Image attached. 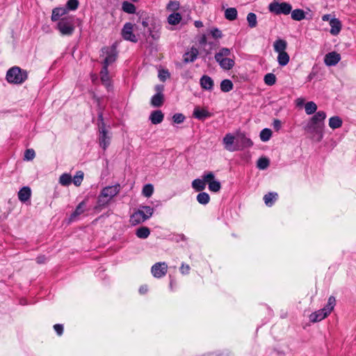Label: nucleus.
Instances as JSON below:
<instances>
[{
    "instance_id": "nucleus-59",
    "label": "nucleus",
    "mask_w": 356,
    "mask_h": 356,
    "mask_svg": "<svg viewBox=\"0 0 356 356\" xmlns=\"http://www.w3.org/2000/svg\"><path fill=\"white\" fill-rule=\"evenodd\" d=\"M155 90L157 91V92H161L162 93V91L163 90V86L158 85V86H156L155 87Z\"/></svg>"
},
{
    "instance_id": "nucleus-39",
    "label": "nucleus",
    "mask_w": 356,
    "mask_h": 356,
    "mask_svg": "<svg viewBox=\"0 0 356 356\" xmlns=\"http://www.w3.org/2000/svg\"><path fill=\"white\" fill-rule=\"evenodd\" d=\"M248 26L250 28H254L257 24V15L253 13H250L247 16Z\"/></svg>"
},
{
    "instance_id": "nucleus-19",
    "label": "nucleus",
    "mask_w": 356,
    "mask_h": 356,
    "mask_svg": "<svg viewBox=\"0 0 356 356\" xmlns=\"http://www.w3.org/2000/svg\"><path fill=\"white\" fill-rule=\"evenodd\" d=\"M161 25L160 23L154 22L149 28V35L153 40H158L161 35Z\"/></svg>"
},
{
    "instance_id": "nucleus-10",
    "label": "nucleus",
    "mask_w": 356,
    "mask_h": 356,
    "mask_svg": "<svg viewBox=\"0 0 356 356\" xmlns=\"http://www.w3.org/2000/svg\"><path fill=\"white\" fill-rule=\"evenodd\" d=\"M99 118L102 121L101 124H99V143L100 147L105 150L110 145L111 136L105 127V124L104 122H103V118L102 114L99 115Z\"/></svg>"
},
{
    "instance_id": "nucleus-52",
    "label": "nucleus",
    "mask_w": 356,
    "mask_h": 356,
    "mask_svg": "<svg viewBox=\"0 0 356 356\" xmlns=\"http://www.w3.org/2000/svg\"><path fill=\"white\" fill-rule=\"evenodd\" d=\"M185 117L181 113L175 114L172 117L174 122L179 124L184 122Z\"/></svg>"
},
{
    "instance_id": "nucleus-36",
    "label": "nucleus",
    "mask_w": 356,
    "mask_h": 356,
    "mask_svg": "<svg viewBox=\"0 0 356 356\" xmlns=\"http://www.w3.org/2000/svg\"><path fill=\"white\" fill-rule=\"evenodd\" d=\"M197 200L201 204H207L210 201V196L207 193L202 192L197 195Z\"/></svg>"
},
{
    "instance_id": "nucleus-17",
    "label": "nucleus",
    "mask_w": 356,
    "mask_h": 356,
    "mask_svg": "<svg viewBox=\"0 0 356 356\" xmlns=\"http://www.w3.org/2000/svg\"><path fill=\"white\" fill-rule=\"evenodd\" d=\"M340 59V55L335 51H332L325 55L324 62L327 66H333L337 65L339 62Z\"/></svg>"
},
{
    "instance_id": "nucleus-55",
    "label": "nucleus",
    "mask_w": 356,
    "mask_h": 356,
    "mask_svg": "<svg viewBox=\"0 0 356 356\" xmlns=\"http://www.w3.org/2000/svg\"><path fill=\"white\" fill-rule=\"evenodd\" d=\"M273 127L276 131H279L281 128V122L279 120H274L273 121Z\"/></svg>"
},
{
    "instance_id": "nucleus-44",
    "label": "nucleus",
    "mask_w": 356,
    "mask_h": 356,
    "mask_svg": "<svg viewBox=\"0 0 356 356\" xmlns=\"http://www.w3.org/2000/svg\"><path fill=\"white\" fill-rule=\"evenodd\" d=\"M269 165V160L267 158H260L257 161V168L260 170H265Z\"/></svg>"
},
{
    "instance_id": "nucleus-48",
    "label": "nucleus",
    "mask_w": 356,
    "mask_h": 356,
    "mask_svg": "<svg viewBox=\"0 0 356 356\" xmlns=\"http://www.w3.org/2000/svg\"><path fill=\"white\" fill-rule=\"evenodd\" d=\"M79 1L78 0H68L67 3V10H74L78 8Z\"/></svg>"
},
{
    "instance_id": "nucleus-23",
    "label": "nucleus",
    "mask_w": 356,
    "mask_h": 356,
    "mask_svg": "<svg viewBox=\"0 0 356 356\" xmlns=\"http://www.w3.org/2000/svg\"><path fill=\"white\" fill-rule=\"evenodd\" d=\"M100 77L102 83L106 87L108 88L111 86V78L108 74V67L106 66H103L101 72H100Z\"/></svg>"
},
{
    "instance_id": "nucleus-22",
    "label": "nucleus",
    "mask_w": 356,
    "mask_h": 356,
    "mask_svg": "<svg viewBox=\"0 0 356 356\" xmlns=\"http://www.w3.org/2000/svg\"><path fill=\"white\" fill-rule=\"evenodd\" d=\"M330 25L331 26L330 33L333 35L339 34L341 29V24L337 18H333L330 20Z\"/></svg>"
},
{
    "instance_id": "nucleus-60",
    "label": "nucleus",
    "mask_w": 356,
    "mask_h": 356,
    "mask_svg": "<svg viewBox=\"0 0 356 356\" xmlns=\"http://www.w3.org/2000/svg\"><path fill=\"white\" fill-rule=\"evenodd\" d=\"M195 26L197 28H200V27L203 26V23L201 21H195Z\"/></svg>"
},
{
    "instance_id": "nucleus-15",
    "label": "nucleus",
    "mask_w": 356,
    "mask_h": 356,
    "mask_svg": "<svg viewBox=\"0 0 356 356\" xmlns=\"http://www.w3.org/2000/svg\"><path fill=\"white\" fill-rule=\"evenodd\" d=\"M193 115L195 118L200 120H204L207 118L211 117L212 114L206 108L196 106L194 108Z\"/></svg>"
},
{
    "instance_id": "nucleus-45",
    "label": "nucleus",
    "mask_w": 356,
    "mask_h": 356,
    "mask_svg": "<svg viewBox=\"0 0 356 356\" xmlns=\"http://www.w3.org/2000/svg\"><path fill=\"white\" fill-rule=\"evenodd\" d=\"M154 192V187L152 184H146L143 188V195L147 197L152 196Z\"/></svg>"
},
{
    "instance_id": "nucleus-41",
    "label": "nucleus",
    "mask_w": 356,
    "mask_h": 356,
    "mask_svg": "<svg viewBox=\"0 0 356 356\" xmlns=\"http://www.w3.org/2000/svg\"><path fill=\"white\" fill-rule=\"evenodd\" d=\"M83 172L82 171H78L75 176L72 179V181L76 186H79L83 179Z\"/></svg>"
},
{
    "instance_id": "nucleus-62",
    "label": "nucleus",
    "mask_w": 356,
    "mask_h": 356,
    "mask_svg": "<svg viewBox=\"0 0 356 356\" xmlns=\"http://www.w3.org/2000/svg\"><path fill=\"white\" fill-rule=\"evenodd\" d=\"M142 24L144 27H147L148 25V23L146 21H143Z\"/></svg>"
},
{
    "instance_id": "nucleus-25",
    "label": "nucleus",
    "mask_w": 356,
    "mask_h": 356,
    "mask_svg": "<svg viewBox=\"0 0 356 356\" xmlns=\"http://www.w3.org/2000/svg\"><path fill=\"white\" fill-rule=\"evenodd\" d=\"M163 117L164 116H163V114L161 112V111L157 110V111H153L151 113V115L149 116V119L152 124H160L163 121Z\"/></svg>"
},
{
    "instance_id": "nucleus-33",
    "label": "nucleus",
    "mask_w": 356,
    "mask_h": 356,
    "mask_svg": "<svg viewBox=\"0 0 356 356\" xmlns=\"http://www.w3.org/2000/svg\"><path fill=\"white\" fill-rule=\"evenodd\" d=\"M233 83L229 79H224L220 83V90L222 92H229L233 89Z\"/></svg>"
},
{
    "instance_id": "nucleus-42",
    "label": "nucleus",
    "mask_w": 356,
    "mask_h": 356,
    "mask_svg": "<svg viewBox=\"0 0 356 356\" xmlns=\"http://www.w3.org/2000/svg\"><path fill=\"white\" fill-rule=\"evenodd\" d=\"M276 77L273 73H268L264 76V82L268 86H273L275 83Z\"/></svg>"
},
{
    "instance_id": "nucleus-9",
    "label": "nucleus",
    "mask_w": 356,
    "mask_h": 356,
    "mask_svg": "<svg viewBox=\"0 0 356 356\" xmlns=\"http://www.w3.org/2000/svg\"><path fill=\"white\" fill-rule=\"evenodd\" d=\"M268 10L270 13L275 15H289L292 10L291 6L286 2H272L268 6Z\"/></svg>"
},
{
    "instance_id": "nucleus-57",
    "label": "nucleus",
    "mask_w": 356,
    "mask_h": 356,
    "mask_svg": "<svg viewBox=\"0 0 356 356\" xmlns=\"http://www.w3.org/2000/svg\"><path fill=\"white\" fill-rule=\"evenodd\" d=\"M147 290H148L147 286L143 285L140 287L139 292L141 294H144L147 291Z\"/></svg>"
},
{
    "instance_id": "nucleus-49",
    "label": "nucleus",
    "mask_w": 356,
    "mask_h": 356,
    "mask_svg": "<svg viewBox=\"0 0 356 356\" xmlns=\"http://www.w3.org/2000/svg\"><path fill=\"white\" fill-rule=\"evenodd\" d=\"M211 36L215 39H219L222 37V34L220 30L217 28H213L210 31Z\"/></svg>"
},
{
    "instance_id": "nucleus-7",
    "label": "nucleus",
    "mask_w": 356,
    "mask_h": 356,
    "mask_svg": "<svg viewBox=\"0 0 356 356\" xmlns=\"http://www.w3.org/2000/svg\"><path fill=\"white\" fill-rule=\"evenodd\" d=\"M57 29L63 35H70L74 31V18L72 15L61 18L58 24Z\"/></svg>"
},
{
    "instance_id": "nucleus-37",
    "label": "nucleus",
    "mask_w": 356,
    "mask_h": 356,
    "mask_svg": "<svg viewBox=\"0 0 356 356\" xmlns=\"http://www.w3.org/2000/svg\"><path fill=\"white\" fill-rule=\"evenodd\" d=\"M277 197V193H268V194L265 195L264 197L265 204L267 206H271L273 204L274 201L276 200Z\"/></svg>"
},
{
    "instance_id": "nucleus-30",
    "label": "nucleus",
    "mask_w": 356,
    "mask_h": 356,
    "mask_svg": "<svg viewBox=\"0 0 356 356\" xmlns=\"http://www.w3.org/2000/svg\"><path fill=\"white\" fill-rule=\"evenodd\" d=\"M163 95L161 92H157L154 95L151 100V103L154 106L159 107L163 104Z\"/></svg>"
},
{
    "instance_id": "nucleus-38",
    "label": "nucleus",
    "mask_w": 356,
    "mask_h": 356,
    "mask_svg": "<svg viewBox=\"0 0 356 356\" xmlns=\"http://www.w3.org/2000/svg\"><path fill=\"white\" fill-rule=\"evenodd\" d=\"M122 7L123 11H124L125 13H127L129 14H133L136 12L135 6L133 3H129L128 1L123 2Z\"/></svg>"
},
{
    "instance_id": "nucleus-35",
    "label": "nucleus",
    "mask_w": 356,
    "mask_h": 356,
    "mask_svg": "<svg viewBox=\"0 0 356 356\" xmlns=\"http://www.w3.org/2000/svg\"><path fill=\"white\" fill-rule=\"evenodd\" d=\"M291 18L293 20L300 21L305 18V13L301 9H296L291 12Z\"/></svg>"
},
{
    "instance_id": "nucleus-34",
    "label": "nucleus",
    "mask_w": 356,
    "mask_h": 356,
    "mask_svg": "<svg viewBox=\"0 0 356 356\" xmlns=\"http://www.w3.org/2000/svg\"><path fill=\"white\" fill-rule=\"evenodd\" d=\"M225 17L227 19L232 21L237 17V10L235 8H229L225 12Z\"/></svg>"
},
{
    "instance_id": "nucleus-47",
    "label": "nucleus",
    "mask_w": 356,
    "mask_h": 356,
    "mask_svg": "<svg viewBox=\"0 0 356 356\" xmlns=\"http://www.w3.org/2000/svg\"><path fill=\"white\" fill-rule=\"evenodd\" d=\"M35 156V151L33 149H28L24 153V160L31 161Z\"/></svg>"
},
{
    "instance_id": "nucleus-5",
    "label": "nucleus",
    "mask_w": 356,
    "mask_h": 356,
    "mask_svg": "<svg viewBox=\"0 0 356 356\" xmlns=\"http://www.w3.org/2000/svg\"><path fill=\"white\" fill-rule=\"evenodd\" d=\"M273 48L275 52L278 54L277 62L280 66L286 65L290 60L289 55L286 51L287 42L283 39H277L273 43Z\"/></svg>"
},
{
    "instance_id": "nucleus-53",
    "label": "nucleus",
    "mask_w": 356,
    "mask_h": 356,
    "mask_svg": "<svg viewBox=\"0 0 356 356\" xmlns=\"http://www.w3.org/2000/svg\"><path fill=\"white\" fill-rule=\"evenodd\" d=\"M180 271L183 275H187L190 271V266L188 264H182L180 267Z\"/></svg>"
},
{
    "instance_id": "nucleus-1",
    "label": "nucleus",
    "mask_w": 356,
    "mask_h": 356,
    "mask_svg": "<svg viewBox=\"0 0 356 356\" xmlns=\"http://www.w3.org/2000/svg\"><path fill=\"white\" fill-rule=\"evenodd\" d=\"M326 116L327 115L325 111H319L316 112L309 119L305 127L307 132L317 136V141H321L323 137L324 122Z\"/></svg>"
},
{
    "instance_id": "nucleus-27",
    "label": "nucleus",
    "mask_w": 356,
    "mask_h": 356,
    "mask_svg": "<svg viewBox=\"0 0 356 356\" xmlns=\"http://www.w3.org/2000/svg\"><path fill=\"white\" fill-rule=\"evenodd\" d=\"M197 56V50L196 49H191L188 52H186L184 56V60L186 63L193 62Z\"/></svg>"
},
{
    "instance_id": "nucleus-29",
    "label": "nucleus",
    "mask_w": 356,
    "mask_h": 356,
    "mask_svg": "<svg viewBox=\"0 0 356 356\" xmlns=\"http://www.w3.org/2000/svg\"><path fill=\"white\" fill-rule=\"evenodd\" d=\"M238 142L241 144L242 148L250 147L253 144L252 140L243 134L238 135Z\"/></svg>"
},
{
    "instance_id": "nucleus-26",
    "label": "nucleus",
    "mask_w": 356,
    "mask_h": 356,
    "mask_svg": "<svg viewBox=\"0 0 356 356\" xmlns=\"http://www.w3.org/2000/svg\"><path fill=\"white\" fill-rule=\"evenodd\" d=\"M342 120L339 116H333L329 119V127L332 129H336L342 126Z\"/></svg>"
},
{
    "instance_id": "nucleus-24",
    "label": "nucleus",
    "mask_w": 356,
    "mask_h": 356,
    "mask_svg": "<svg viewBox=\"0 0 356 356\" xmlns=\"http://www.w3.org/2000/svg\"><path fill=\"white\" fill-rule=\"evenodd\" d=\"M67 12V8H56L52 10L51 19L53 22L58 21L59 18L65 15Z\"/></svg>"
},
{
    "instance_id": "nucleus-16",
    "label": "nucleus",
    "mask_w": 356,
    "mask_h": 356,
    "mask_svg": "<svg viewBox=\"0 0 356 356\" xmlns=\"http://www.w3.org/2000/svg\"><path fill=\"white\" fill-rule=\"evenodd\" d=\"M235 137L231 134H227L223 138L222 142L225 145V148L229 152H234L238 150L239 148L234 146Z\"/></svg>"
},
{
    "instance_id": "nucleus-31",
    "label": "nucleus",
    "mask_w": 356,
    "mask_h": 356,
    "mask_svg": "<svg viewBox=\"0 0 356 356\" xmlns=\"http://www.w3.org/2000/svg\"><path fill=\"white\" fill-rule=\"evenodd\" d=\"M150 234V230L147 227H139L136 232V235L139 238H147Z\"/></svg>"
},
{
    "instance_id": "nucleus-21",
    "label": "nucleus",
    "mask_w": 356,
    "mask_h": 356,
    "mask_svg": "<svg viewBox=\"0 0 356 356\" xmlns=\"http://www.w3.org/2000/svg\"><path fill=\"white\" fill-rule=\"evenodd\" d=\"M31 195V190L29 186H24L18 192V198L22 202H25L29 200Z\"/></svg>"
},
{
    "instance_id": "nucleus-6",
    "label": "nucleus",
    "mask_w": 356,
    "mask_h": 356,
    "mask_svg": "<svg viewBox=\"0 0 356 356\" xmlns=\"http://www.w3.org/2000/svg\"><path fill=\"white\" fill-rule=\"evenodd\" d=\"M153 212V208L149 206L140 207L130 216L129 221L133 225H138L149 219L152 216Z\"/></svg>"
},
{
    "instance_id": "nucleus-20",
    "label": "nucleus",
    "mask_w": 356,
    "mask_h": 356,
    "mask_svg": "<svg viewBox=\"0 0 356 356\" xmlns=\"http://www.w3.org/2000/svg\"><path fill=\"white\" fill-rule=\"evenodd\" d=\"M200 83L203 89L207 90H211L214 85L213 79L207 75H204L201 77Z\"/></svg>"
},
{
    "instance_id": "nucleus-43",
    "label": "nucleus",
    "mask_w": 356,
    "mask_h": 356,
    "mask_svg": "<svg viewBox=\"0 0 356 356\" xmlns=\"http://www.w3.org/2000/svg\"><path fill=\"white\" fill-rule=\"evenodd\" d=\"M272 136V131L269 129H264L260 133V138L262 141H268Z\"/></svg>"
},
{
    "instance_id": "nucleus-13",
    "label": "nucleus",
    "mask_w": 356,
    "mask_h": 356,
    "mask_svg": "<svg viewBox=\"0 0 356 356\" xmlns=\"http://www.w3.org/2000/svg\"><path fill=\"white\" fill-rule=\"evenodd\" d=\"M133 24L131 23H126L122 30V35L124 40L131 42H137L136 36L133 33Z\"/></svg>"
},
{
    "instance_id": "nucleus-18",
    "label": "nucleus",
    "mask_w": 356,
    "mask_h": 356,
    "mask_svg": "<svg viewBox=\"0 0 356 356\" xmlns=\"http://www.w3.org/2000/svg\"><path fill=\"white\" fill-rule=\"evenodd\" d=\"M207 175H211V178L209 179V181H207V184H208L209 190L211 192L217 193L221 188V184L220 181L215 179V175L213 172H207Z\"/></svg>"
},
{
    "instance_id": "nucleus-32",
    "label": "nucleus",
    "mask_w": 356,
    "mask_h": 356,
    "mask_svg": "<svg viewBox=\"0 0 356 356\" xmlns=\"http://www.w3.org/2000/svg\"><path fill=\"white\" fill-rule=\"evenodd\" d=\"M181 20V16L179 13H173L168 17V22L172 25L178 24Z\"/></svg>"
},
{
    "instance_id": "nucleus-8",
    "label": "nucleus",
    "mask_w": 356,
    "mask_h": 356,
    "mask_svg": "<svg viewBox=\"0 0 356 356\" xmlns=\"http://www.w3.org/2000/svg\"><path fill=\"white\" fill-rule=\"evenodd\" d=\"M26 79V71L22 70L19 67H11L6 74V80L11 83L20 84Z\"/></svg>"
},
{
    "instance_id": "nucleus-51",
    "label": "nucleus",
    "mask_w": 356,
    "mask_h": 356,
    "mask_svg": "<svg viewBox=\"0 0 356 356\" xmlns=\"http://www.w3.org/2000/svg\"><path fill=\"white\" fill-rule=\"evenodd\" d=\"M170 77V73L168 70H162L159 72V78L161 81H165L167 79Z\"/></svg>"
},
{
    "instance_id": "nucleus-4",
    "label": "nucleus",
    "mask_w": 356,
    "mask_h": 356,
    "mask_svg": "<svg viewBox=\"0 0 356 356\" xmlns=\"http://www.w3.org/2000/svg\"><path fill=\"white\" fill-rule=\"evenodd\" d=\"M335 303V298L330 296L328 298L327 305L323 309L314 312L309 315V321L312 323H316L325 318L334 309Z\"/></svg>"
},
{
    "instance_id": "nucleus-40",
    "label": "nucleus",
    "mask_w": 356,
    "mask_h": 356,
    "mask_svg": "<svg viewBox=\"0 0 356 356\" xmlns=\"http://www.w3.org/2000/svg\"><path fill=\"white\" fill-rule=\"evenodd\" d=\"M72 182V177L67 173L63 174L59 178V183L63 186H68Z\"/></svg>"
},
{
    "instance_id": "nucleus-46",
    "label": "nucleus",
    "mask_w": 356,
    "mask_h": 356,
    "mask_svg": "<svg viewBox=\"0 0 356 356\" xmlns=\"http://www.w3.org/2000/svg\"><path fill=\"white\" fill-rule=\"evenodd\" d=\"M84 209H85V203H84V202H81V203L77 206V207L76 208V210H75V211H74V212L72 214L71 218H74L76 217L77 216H79V215L81 214L82 213H83Z\"/></svg>"
},
{
    "instance_id": "nucleus-14",
    "label": "nucleus",
    "mask_w": 356,
    "mask_h": 356,
    "mask_svg": "<svg viewBox=\"0 0 356 356\" xmlns=\"http://www.w3.org/2000/svg\"><path fill=\"white\" fill-rule=\"evenodd\" d=\"M102 53L104 54H106V56L104 60V66H106L108 67V66L113 63L115 59H116V56H117V52L115 49V48H104L102 49Z\"/></svg>"
},
{
    "instance_id": "nucleus-12",
    "label": "nucleus",
    "mask_w": 356,
    "mask_h": 356,
    "mask_svg": "<svg viewBox=\"0 0 356 356\" xmlns=\"http://www.w3.org/2000/svg\"><path fill=\"white\" fill-rule=\"evenodd\" d=\"M211 177V175H207V172H206L202 176L201 179H194L191 186L195 191H202L206 188L207 181H209Z\"/></svg>"
},
{
    "instance_id": "nucleus-58",
    "label": "nucleus",
    "mask_w": 356,
    "mask_h": 356,
    "mask_svg": "<svg viewBox=\"0 0 356 356\" xmlns=\"http://www.w3.org/2000/svg\"><path fill=\"white\" fill-rule=\"evenodd\" d=\"M46 261V258L44 256H40L37 257V262L38 264H42Z\"/></svg>"
},
{
    "instance_id": "nucleus-61",
    "label": "nucleus",
    "mask_w": 356,
    "mask_h": 356,
    "mask_svg": "<svg viewBox=\"0 0 356 356\" xmlns=\"http://www.w3.org/2000/svg\"><path fill=\"white\" fill-rule=\"evenodd\" d=\"M330 15H324L323 17H322V19L323 21H329L330 20Z\"/></svg>"
},
{
    "instance_id": "nucleus-28",
    "label": "nucleus",
    "mask_w": 356,
    "mask_h": 356,
    "mask_svg": "<svg viewBox=\"0 0 356 356\" xmlns=\"http://www.w3.org/2000/svg\"><path fill=\"white\" fill-rule=\"evenodd\" d=\"M317 105L314 102H308L305 104V111L307 115L315 114L317 111Z\"/></svg>"
},
{
    "instance_id": "nucleus-11",
    "label": "nucleus",
    "mask_w": 356,
    "mask_h": 356,
    "mask_svg": "<svg viewBox=\"0 0 356 356\" xmlns=\"http://www.w3.org/2000/svg\"><path fill=\"white\" fill-rule=\"evenodd\" d=\"M168 271V265L165 262H158L154 264L151 268L152 275L156 278L165 276Z\"/></svg>"
},
{
    "instance_id": "nucleus-50",
    "label": "nucleus",
    "mask_w": 356,
    "mask_h": 356,
    "mask_svg": "<svg viewBox=\"0 0 356 356\" xmlns=\"http://www.w3.org/2000/svg\"><path fill=\"white\" fill-rule=\"evenodd\" d=\"M179 3L178 1H170L167 6V9L169 10L175 11V10H177L179 8Z\"/></svg>"
},
{
    "instance_id": "nucleus-3",
    "label": "nucleus",
    "mask_w": 356,
    "mask_h": 356,
    "mask_svg": "<svg viewBox=\"0 0 356 356\" xmlns=\"http://www.w3.org/2000/svg\"><path fill=\"white\" fill-rule=\"evenodd\" d=\"M120 184L104 187L98 196L97 203L99 207H104L108 205L111 200L120 193Z\"/></svg>"
},
{
    "instance_id": "nucleus-56",
    "label": "nucleus",
    "mask_w": 356,
    "mask_h": 356,
    "mask_svg": "<svg viewBox=\"0 0 356 356\" xmlns=\"http://www.w3.org/2000/svg\"><path fill=\"white\" fill-rule=\"evenodd\" d=\"M296 104L297 106H302V105L305 104V99L303 98H298L296 100Z\"/></svg>"
},
{
    "instance_id": "nucleus-2",
    "label": "nucleus",
    "mask_w": 356,
    "mask_h": 356,
    "mask_svg": "<svg viewBox=\"0 0 356 356\" xmlns=\"http://www.w3.org/2000/svg\"><path fill=\"white\" fill-rule=\"evenodd\" d=\"M231 49L227 47H223L215 54V60L218 63L220 67L224 70H231L235 65L234 56L231 58Z\"/></svg>"
},
{
    "instance_id": "nucleus-54",
    "label": "nucleus",
    "mask_w": 356,
    "mask_h": 356,
    "mask_svg": "<svg viewBox=\"0 0 356 356\" xmlns=\"http://www.w3.org/2000/svg\"><path fill=\"white\" fill-rule=\"evenodd\" d=\"M54 328L58 335H61L63 334V325L56 324V325H54Z\"/></svg>"
}]
</instances>
